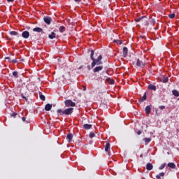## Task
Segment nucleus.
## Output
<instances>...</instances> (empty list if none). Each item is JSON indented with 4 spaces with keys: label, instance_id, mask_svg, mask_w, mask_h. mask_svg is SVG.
Wrapping results in <instances>:
<instances>
[{
    "label": "nucleus",
    "instance_id": "1",
    "mask_svg": "<svg viewBox=\"0 0 179 179\" xmlns=\"http://www.w3.org/2000/svg\"><path fill=\"white\" fill-rule=\"evenodd\" d=\"M57 114L59 115H71L73 113V108H68L62 110V109H58L57 110Z\"/></svg>",
    "mask_w": 179,
    "mask_h": 179
},
{
    "label": "nucleus",
    "instance_id": "2",
    "mask_svg": "<svg viewBox=\"0 0 179 179\" xmlns=\"http://www.w3.org/2000/svg\"><path fill=\"white\" fill-rule=\"evenodd\" d=\"M101 59H103V56L101 55H99L96 59H94L91 64L92 68H94L96 65H102L103 62L101 61Z\"/></svg>",
    "mask_w": 179,
    "mask_h": 179
},
{
    "label": "nucleus",
    "instance_id": "3",
    "mask_svg": "<svg viewBox=\"0 0 179 179\" xmlns=\"http://www.w3.org/2000/svg\"><path fill=\"white\" fill-rule=\"evenodd\" d=\"M64 104L66 107H75L76 106V103L75 102L72 101L71 99H67L64 101Z\"/></svg>",
    "mask_w": 179,
    "mask_h": 179
},
{
    "label": "nucleus",
    "instance_id": "4",
    "mask_svg": "<svg viewBox=\"0 0 179 179\" xmlns=\"http://www.w3.org/2000/svg\"><path fill=\"white\" fill-rule=\"evenodd\" d=\"M146 16H142L136 20V22H141L143 24H147L148 26V20H146Z\"/></svg>",
    "mask_w": 179,
    "mask_h": 179
},
{
    "label": "nucleus",
    "instance_id": "5",
    "mask_svg": "<svg viewBox=\"0 0 179 179\" xmlns=\"http://www.w3.org/2000/svg\"><path fill=\"white\" fill-rule=\"evenodd\" d=\"M136 65H137V66H139L140 68H143V67H145V65H146V63H145L144 62H142L139 59H138L137 62H136Z\"/></svg>",
    "mask_w": 179,
    "mask_h": 179
},
{
    "label": "nucleus",
    "instance_id": "6",
    "mask_svg": "<svg viewBox=\"0 0 179 179\" xmlns=\"http://www.w3.org/2000/svg\"><path fill=\"white\" fill-rule=\"evenodd\" d=\"M100 71H103V66H98L93 69L94 73L100 72Z\"/></svg>",
    "mask_w": 179,
    "mask_h": 179
},
{
    "label": "nucleus",
    "instance_id": "7",
    "mask_svg": "<svg viewBox=\"0 0 179 179\" xmlns=\"http://www.w3.org/2000/svg\"><path fill=\"white\" fill-rule=\"evenodd\" d=\"M22 37H23V38H29V37H30V33L27 31H24L22 33Z\"/></svg>",
    "mask_w": 179,
    "mask_h": 179
},
{
    "label": "nucleus",
    "instance_id": "8",
    "mask_svg": "<svg viewBox=\"0 0 179 179\" xmlns=\"http://www.w3.org/2000/svg\"><path fill=\"white\" fill-rule=\"evenodd\" d=\"M43 20L46 24H51V17H45Z\"/></svg>",
    "mask_w": 179,
    "mask_h": 179
},
{
    "label": "nucleus",
    "instance_id": "9",
    "mask_svg": "<svg viewBox=\"0 0 179 179\" xmlns=\"http://www.w3.org/2000/svg\"><path fill=\"white\" fill-rule=\"evenodd\" d=\"M52 108V104L48 103L45 106V111H50Z\"/></svg>",
    "mask_w": 179,
    "mask_h": 179
},
{
    "label": "nucleus",
    "instance_id": "10",
    "mask_svg": "<svg viewBox=\"0 0 179 179\" xmlns=\"http://www.w3.org/2000/svg\"><path fill=\"white\" fill-rule=\"evenodd\" d=\"M128 55V48L124 47L123 48V57L125 58Z\"/></svg>",
    "mask_w": 179,
    "mask_h": 179
},
{
    "label": "nucleus",
    "instance_id": "11",
    "mask_svg": "<svg viewBox=\"0 0 179 179\" xmlns=\"http://www.w3.org/2000/svg\"><path fill=\"white\" fill-rule=\"evenodd\" d=\"M146 169L148 170V171L153 170V164H152V163H148L146 165Z\"/></svg>",
    "mask_w": 179,
    "mask_h": 179
},
{
    "label": "nucleus",
    "instance_id": "12",
    "mask_svg": "<svg viewBox=\"0 0 179 179\" xmlns=\"http://www.w3.org/2000/svg\"><path fill=\"white\" fill-rule=\"evenodd\" d=\"M33 31H36V33H43V29L40 27H36L33 29Z\"/></svg>",
    "mask_w": 179,
    "mask_h": 179
},
{
    "label": "nucleus",
    "instance_id": "13",
    "mask_svg": "<svg viewBox=\"0 0 179 179\" xmlns=\"http://www.w3.org/2000/svg\"><path fill=\"white\" fill-rule=\"evenodd\" d=\"M150 111H152V108L150 106H148L145 107V113L146 114H150Z\"/></svg>",
    "mask_w": 179,
    "mask_h": 179
},
{
    "label": "nucleus",
    "instance_id": "14",
    "mask_svg": "<svg viewBox=\"0 0 179 179\" xmlns=\"http://www.w3.org/2000/svg\"><path fill=\"white\" fill-rule=\"evenodd\" d=\"M73 138V135H72V134H69L66 136V139H68L69 142H72Z\"/></svg>",
    "mask_w": 179,
    "mask_h": 179
},
{
    "label": "nucleus",
    "instance_id": "15",
    "mask_svg": "<svg viewBox=\"0 0 179 179\" xmlns=\"http://www.w3.org/2000/svg\"><path fill=\"white\" fill-rule=\"evenodd\" d=\"M110 143L108 141H106V144L105 145V151L108 152L110 150Z\"/></svg>",
    "mask_w": 179,
    "mask_h": 179
},
{
    "label": "nucleus",
    "instance_id": "16",
    "mask_svg": "<svg viewBox=\"0 0 179 179\" xmlns=\"http://www.w3.org/2000/svg\"><path fill=\"white\" fill-rule=\"evenodd\" d=\"M168 167H169V169H176V164L173 163V162H170L168 164Z\"/></svg>",
    "mask_w": 179,
    "mask_h": 179
},
{
    "label": "nucleus",
    "instance_id": "17",
    "mask_svg": "<svg viewBox=\"0 0 179 179\" xmlns=\"http://www.w3.org/2000/svg\"><path fill=\"white\" fill-rule=\"evenodd\" d=\"M172 93L176 97H179V92L177 90H173Z\"/></svg>",
    "mask_w": 179,
    "mask_h": 179
},
{
    "label": "nucleus",
    "instance_id": "18",
    "mask_svg": "<svg viewBox=\"0 0 179 179\" xmlns=\"http://www.w3.org/2000/svg\"><path fill=\"white\" fill-rule=\"evenodd\" d=\"M145 100H146V93L144 94V95L143 96V97H141L139 99V103H143V101H145Z\"/></svg>",
    "mask_w": 179,
    "mask_h": 179
},
{
    "label": "nucleus",
    "instance_id": "19",
    "mask_svg": "<svg viewBox=\"0 0 179 179\" xmlns=\"http://www.w3.org/2000/svg\"><path fill=\"white\" fill-rule=\"evenodd\" d=\"M90 128H92V124H85L83 125V129H90Z\"/></svg>",
    "mask_w": 179,
    "mask_h": 179
},
{
    "label": "nucleus",
    "instance_id": "20",
    "mask_svg": "<svg viewBox=\"0 0 179 179\" xmlns=\"http://www.w3.org/2000/svg\"><path fill=\"white\" fill-rule=\"evenodd\" d=\"M143 141L145 142V143L146 145H148V143H149L150 142V141H152V138H144L143 139Z\"/></svg>",
    "mask_w": 179,
    "mask_h": 179
},
{
    "label": "nucleus",
    "instance_id": "21",
    "mask_svg": "<svg viewBox=\"0 0 179 179\" xmlns=\"http://www.w3.org/2000/svg\"><path fill=\"white\" fill-rule=\"evenodd\" d=\"M148 89L150 90H154L155 92H156V86H155L153 85H148Z\"/></svg>",
    "mask_w": 179,
    "mask_h": 179
},
{
    "label": "nucleus",
    "instance_id": "22",
    "mask_svg": "<svg viewBox=\"0 0 179 179\" xmlns=\"http://www.w3.org/2000/svg\"><path fill=\"white\" fill-rule=\"evenodd\" d=\"M164 176V172L159 173L158 175L156 176L157 179H161L162 177Z\"/></svg>",
    "mask_w": 179,
    "mask_h": 179
},
{
    "label": "nucleus",
    "instance_id": "23",
    "mask_svg": "<svg viewBox=\"0 0 179 179\" xmlns=\"http://www.w3.org/2000/svg\"><path fill=\"white\" fill-rule=\"evenodd\" d=\"M108 83H109L110 85H114L115 81L114 80L111 79V78H107L106 79Z\"/></svg>",
    "mask_w": 179,
    "mask_h": 179
},
{
    "label": "nucleus",
    "instance_id": "24",
    "mask_svg": "<svg viewBox=\"0 0 179 179\" xmlns=\"http://www.w3.org/2000/svg\"><path fill=\"white\" fill-rule=\"evenodd\" d=\"M55 33L52 32L51 34L49 35V38H50V40H52L53 38H55Z\"/></svg>",
    "mask_w": 179,
    "mask_h": 179
},
{
    "label": "nucleus",
    "instance_id": "25",
    "mask_svg": "<svg viewBox=\"0 0 179 179\" xmlns=\"http://www.w3.org/2000/svg\"><path fill=\"white\" fill-rule=\"evenodd\" d=\"M94 50H91V53H90V58L92 59V61H93V59H94Z\"/></svg>",
    "mask_w": 179,
    "mask_h": 179
},
{
    "label": "nucleus",
    "instance_id": "26",
    "mask_svg": "<svg viewBox=\"0 0 179 179\" xmlns=\"http://www.w3.org/2000/svg\"><path fill=\"white\" fill-rule=\"evenodd\" d=\"M39 97L42 101H45V96L43 95V94H40Z\"/></svg>",
    "mask_w": 179,
    "mask_h": 179
},
{
    "label": "nucleus",
    "instance_id": "27",
    "mask_svg": "<svg viewBox=\"0 0 179 179\" xmlns=\"http://www.w3.org/2000/svg\"><path fill=\"white\" fill-rule=\"evenodd\" d=\"M59 30L60 33H64V31H65V27H64V26L60 27Z\"/></svg>",
    "mask_w": 179,
    "mask_h": 179
},
{
    "label": "nucleus",
    "instance_id": "28",
    "mask_svg": "<svg viewBox=\"0 0 179 179\" xmlns=\"http://www.w3.org/2000/svg\"><path fill=\"white\" fill-rule=\"evenodd\" d=\"M10 36H17V34H19L17 31H10Z\"/></svg>",
    "mask_w": 179,
    "mask_h": 179
},
{
    "label": "nucleus",
    "instance_id": "29",
    "mask_svg": "<svg viewBox=\"0 0 179 179\" xmlns=\"http://www.w3.org/2000/svg\"><path fill=\"white\" fill-rule=\"evenodd\" d=\"M13 76H14V78H19V73H17V71H13Z\"/></svg>",
    "mask_w": 179,
    "mask_h": 179
},
{
    "label": "nucleus",
    "instance_id": "30",
    "mask_svg": "<svg viewBox=\"0 0 179 179\" xmlns=\"http://www.w3.org/2000/svg\"><path fill=\"white\" fill-rule=\"evenodd\" d=\"M164 167H166V163L162 164L159 167V170H163V169H164Z\"/></svg>",
    "mask_w": 179,
    "mask_h": 179
},
{
    "label": "nucleus",
    "instance_id": "31",
    "mask_svg": "<svg viewBox=\"0 0 179 179\" xmlns=\"http://www.w3.org/2000/svg\"><path fill=\"white\" fill-rule=\"evenodd\" d=\"M169 17H170V19H174V17H176V14L174 13L169 14Z\"/></svg>",
    "mask_w": 179,
    "mask_h": 179
},
{
    "label": "nucleus",
    "instance_id": "32",
    "mask_svg": "<svg viewBox=\"0 0 179 179\" xmlns=\"http://www.w3.org/2000/svg\"><path fill=\"white\" fill-rule=\"evenodd\" d=\"M162 80L164 83H167L169 82V78L164 77Z\"/></svg>",
    "mask_w": 179,
    "mask_h": 179
},
{
    "label": "nucleus",
    "instance_id": "33",
    "mask_svg": "<svg viewBox=\"0 0 179 179\" xmlns=\"http://www.w3.org/2000/svg\"><path fill=\"white\" fill-rule=\"evenodd\" d=\"M115 43H117L120 45H121V44H122V41H121L120 40L115 41Z\"/></svg>",
    "mask_w": 179,
    "mask_h": 179
},
{
    "label": "nucleus",
    "instance_id": "34",
    "mask_svg": "<svg viewBox=\"0 0 179 179\" xmlns=\"http://www.w3.org/2000/svg\"><path fill=\"white\" fill-rule=\"evenodd\" d=\"M94 136H96V134H94V133L90 134V138H94Z\"/></svg>",
    "mask_w": 179,
    "mask_h": 179
},
{
    "label": "nucleus",
    "instance_id": "35",
    "mask_svg": "<svg viewBox=\"0 0 179 179\" xmlns=\"http://www.w3.org/2000/svg\"><path fill=\"white\" fill-rule=\"evenodd\" d=\"M22 99L25 100V101H27V98L23 95V94H21Z\"/></svg>",
    "mask_w": 179,
    "mask_h": 179
},
{
    "label": "nucleus",
    "instance_id": "36",
    "mask_svg": "<svg viewBox=\"0 0 179 179\" xmlns=\"http://www.w3.org/2000/svg\"><path fill=\"white\" fill-rule=\"evenodd\" d=\"M164 108H166V106H159L160 110H164Z\"/></svg>",
    "mask_w": 179,
    "mask_h": 179
},
{
    "label": "nucleus",
    "instance_id": "37",
    "mask_svg": "<svg viewBox=\"0 0 179 179\" xmlns=\"http://www.w3.org/2000/svg\"><path fill=\"white\" fill-rule=\"evenodd\" d=\"M16 115H17V113H13L11 114V117H16Z\"/></svg>",
    "mask_w": 179,
    "mask_h": 179
},
{
    "label": "nucleus",
    "instance_id": "38",
    "mask_svg": "<svg viewBox=\"0 0 179 179\" xmlns=\"http://www.w3.org/2000/svg\"><path fill=\"white\" fill-rule=\"evenodd\" d=\"M75 2H76L77 3H80V2H82V0H74Z\"/></svg>",
    "mask_w": 179,
    "mask_h": 179
},
{
    "label": "nucleus",
    "instance_id": "39",
    "mask_svg": "<svg viewBox=\"0 0 179 179\" xmlns=\"http://www.w3.org/2000/svg\"><path fill=\"white\" fill-rule=\"evenodd\" d=\"M141 134H142V131L139 130V131H137L138 135H141Z\"/></svg>",
    "mask_w": 179,
    "mask_h": 179
},
{
    "label": "nucleus",
    "instance_id": "40",
    "mask_svg": "<svg viewBox=\"0 0 179 179\" xmlns=\"http://www.w3.org/2000/svg\"><path fill=\"white\" fill-rule=\"evenodd\" d=\"M12 62H13L14 64H16L17 62V61L16 59H13Z\"/></svg>",
    "mask_w": 179,
    "mask_h": 179
},
{
    "label": "nucleus",
    "instance_id": "41",
    "mask_svg": "<svg viewBox=\"0 0 179 179\" xmlns=\"http://www.w3.org/2000/svg\"><path fill=\"white\" fill-rule=\"evenodd\" d=\"M151 24H155V20L153 19L151 20Z\"/></svg>",
    "mask_w": 179,
    "mask_h": 179
},
{
    "label": "nucleus",
    "instance_id": "42",
    "mask_svg": "<svg viewBox=\"0 0 179 179\" xmlns=\"http://www.w3.org/2000/svg\"><path fill=\"white\" fill-rule=\"evenodd\" d=\"M83 90L85 92L86 91V86H83Z\"/></svg>",
    "mask_w": 179,
    "mask_h": 179
},
{
    "label": "nucleus",
    "instance_id": "43",
    "mask_svg": "<svg viewBox=\"0 0 179 179\" xmlns=\"http://www.w3.org/2000/svg\"><path fill=\"white\" fill-rule=\"evenodd\" d=\"M22 121L24 122V121H26V117H22Z\"/></svg>",
    "mask_w": 179,
    "mask_h": 179
},
{
    "label": "nucleus",
    "instance_id": "44",
    "mask_svg": "<svg viewBox=\"0 0 179 179\" xmlns=\"http://www.w3.org/2000/svg\"><path fill=\"white\" fill-rule=\"evenodd\" d=\"M87 69H88V71H90V69H91L90 65L87 66Z\"/></svg>",
    "mask_w": 179,
    "mask_h": 179
},
{
    "label": "nucleus",
    "instance_id": "45",
    "mask_svg": "<svg viewBox=\"0 0 179 179\" xmlns=\"http://www.w3.org/2000/svg\"><path fill=\"white\" fill-rule=\"evenodd\" d=\"M15 0H7V2H13Z\"/></svg>",
    "mask_w": 179,
    "mask_h": 179
},
{
    "label": "nucleus",
    "instance_id": "46",
    "mask_svg": "<svg viewBox=\"0 0 179 179\" xmlns=\"http://www.w3.org/2000/svg\"><path fill=\"white\" fill-rule=\"evenodd\" d=\"M83 68V66H80L78 69H82Z\"/></svg>",
    "mask_w": 179,
    "mask_h": 179
},
{
    "label": "nucleus",
    "instance_id": "47",
    "mask_svg": "<svg viewBox=\"0 0 179 179\" xmlns=\"http://www.w3.org/2000/svg\"><path fill=\"white\" fill-rule=\"evenodd\" d=\"M6 59H10V57H6Z\"/></svg>",
    "mask_w": 179,
    "mask_h": 179
},
{
    "label": "nucleus",
    "instance_id": "48",
    "mask_svg": "<svg viewBox=\"0 0 179 179\" xmlns=\"http://www.w3.org/2000/svg\"><path fill=\"white\" fill-rule=\"evenodd\" d=\"M108 156H110V152H108Z\"/></svg>",
    "mask_w": 179,
    "mask_h": 179
},
{
    "label": "nucleus",
    "instance_id": "49",
    "mask_svg": "<svg viewBox=\"0 0 179 179\" xmlns=\"http://www.w3.org/2000/svg\"><path fill=\"white\" fill-rule=\"evenodd\" d=\"M140 157H142V155H141Z\"/></svg>",
    "mask_w": 179,
    "mask_h": 179
}]
</instances>
